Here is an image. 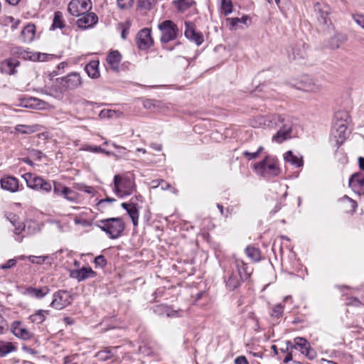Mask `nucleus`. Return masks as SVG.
<instances>
[{
  "label": "nucleus",
  "instance_id": "f257e3e1",
  "mask_svg": "<svg viewBox=\"0 0 364 364\" xmlns=\"http://www.w3.org/2000/svg\"><path fill=\"white\" fill-rule=\"evenodd\" d=\"M269 124L267 126H280L279 129L273 136L272 140L277 143H282L291 137L292 122L284 116L279 114H272L268 117Z\"/></svg>",
  "mask_w": 364,
  "mask_h": 364
},
{
  "label": "nucleus",
  "instance_id": "f03ea898",
  "mask_svg": "<svg viewBox=\"0 0 364 364\" xmlns=\"http://www.w3.org/2000/svg\"><path fill=\"white\" fill-rule=\"evenodd\" d=\"M349 122L350 116L347 112L338 111L335 114L331 134L335 138L338 147L342 145L346 139Z\"/></svg>",
  "mask_w": 364,
  "mask_h": 364
},
{
  "label": "nucleus",
  "instance_id": "7ed1b4c3",
  "mask_svg": "<svg viewBox=\"0 0 364 364\" xmlns=\"http://www.w3.org/2000/svg\"><path fill=\"white\" fill-rule=\"evenodd\" d=\"M95 225L105 232L109 238H119L125 228L123 220L119 218H109L96 221Z\"/></svg>",
  "mask_w": 364,
  "mask_h": 364
},
{
  "label": "nucleus",
  "instance_id": "20e7f679",
  "mask_svg": "<svg viewBox=\"0 0 364 364\" xmlns=\"http://www.w3.org/2000/svg\"><path fill=\"white\" fill-rule=\"evenodd\" d=\"M254 169L257 175L268 179L280 173L278 161L272 156H267L262 161L255 164Z\"/></svg>",
  "mask_w": 364,
  "mask_h": 364
},
{
  "label": "nucleus",
  "instance_id": "39448f33",
  "mask_svg": "<svg viewBox=\"0 0 364 364\" xmlns=\"http://www.w3.org/2000/svg\"><path fill=\"white\" fill-rule=\"evenodd\" d=\"M113 184V191L119 198L130 196L136 191L134 178L126 175H115Z\"/></svg>",
  "mask_w": 364,
  "mask_h": 364
},
{
  "label": "nucleus",
  "instance_id": "423d86ee",
  "mask_svg": "<svg viewBox=\"0 0 364 364\" xmlns=\"http://www.w3.org/2000/svg\"><path fill=\"white\" fill-rule=\"evenodd\" d=\"M158 28L161 32L160 41L163 44V48L172 50L173 48L168 47L167 43L177 38L178 33L177 25L171 20H166L158 25Z\"/></svg>",
  "mask_w": 364,
  "mask_h": 364
},
{
  "label": "nucleus",
  "instance_id": "0eeeda50",
  "mask_svg": "<svg viewBox=\"0 0 364 364\" xmlns=\"http://www.w3.org/2000/svg\"><path fill=\"white\" fill-rule=\"evenodd\" d=\"M28 188L38 191L50 193L53 186L50 181L45 180L41 176L31 173H26L22 176Z\"/></svg>",
  "mask_w": 364,
  "mask_h": 364
},
{
  "label": "nucleus",
  "instance_id": "6e6552de",
  "mask_svg": "<svg viewBox=\"0 0 364 364\" xmlns=\"http://www.w3.org/2000/svg\"><path fill=\"white\" fill-rule=\"evenodd\" d=\"M287 350H299L309 360H313L316 357V352L311 347L309 342L304 338L296 337L294 341H287Z\"/></svg>",
  "mask_w": 364,
  "mask_h": 364
},
{
  "label": "nucleus",
  "instance_id": "1a4fd4ad",
  "mask_svg": "<svg viewBox=\"0 0 364 364\" xmlns=\"http://www.w3.org/2000/svg\"><path fill=\"white\" fill-rule=\"evenodd\" d=\"M92 9L90 0H71L68 6V12L74 16H80Z\"/></svg>",
  "mask_w": 364,
  "mask_h": 364
},
{
  "label": "nucleus",
  "instance_id": "9d476101",
  "mask_svg": "<svg viewBox=\"0 0 364 364\" xmlns=\"http://www.w3.org/2000/svg\"><path fill=\"white\" fill-rule=\"evenodd\" d=\"M72 296L68 291L59 290L54 293L50 306L61 310L70 304Z\"/></svg>",
  "mask_w": 364,
  "mask_h": 364
},
{
  "label": "nucleus",
  "instance_id": "9b49d317",
  "mask_svg": "<svg viewBox=\"0 0 364 364\" xmlns=\"http://www.w3.org/2000/svg\"><path fill=\"white\" fill-rule=\"evenodd\" d=\"M136 44L140 50H147L154 45L151 28H144L139 31L136 37Z\"/></svg>",
  "mask_w": 364,
  "mask_h": 364
},
{
  "label": "nucleus",
  "instance_id": "f8f14e48",
  "mask_svg": "<svg viewBox=\"0 0 364 364\" xmlns=\"http://www.w3.org/2000/svg\"><path fill=\"white\" fill-rule=\"evenodd\" d=\"M185 27L184 35L186 38L194 42L197 46H200L204 41L202 33L196 31L195 25L191 21H186Z\"/></svg>",
  "mask_w": 364,
  "mask_h": 364
},
{
  "label": "nucleus",
  "instance_id": "ddd939ff",
  "mask_svg": "<svg viewBox=\"0 0 364 364\" xmlns=\"http://www.w3.org/2000/svg\"><path fill=\"white\" fill-rule=\"evenodd\" d=\"M314 11L316 13L318 21L323 26L328 28L331 25V21L328 17L330 8L328 6L317 3L314 6Z\"/></svg>",
  "mask_w": 364,
  "mask_h": 364
},
{
  "label": "nucleus",
  "instance_id": "4468645a",
  "mask_svg": "<svg viewBox=\"0 0 364 364\" xmlns=\"http://www.w3.org/2000/svg\"><path fill=\"white\" fill-rule=\"evenodd\" d=\"M97 273L90 267H83L77 269L70 270V277L77 282H82L89 278H94Z\"/></svg>",
  "mask_w": 364,
  "mask_h": 364
},
{
  "label": "nucleus",
  "instance_id": "2eb2a0df",
  "mask_svg": "<svg viewBox=\"0 0 364 364\" xmlns=\"http://www.w3.org/2000/svg\"><path fill=\"white\" fill-rule=\"evenodd\" d=\"M1 188L10 193H16L21 190L19 186V181L12 176H4L0 180Z\"/></svg>",
  "mask_w": 364,
  "mask_h": 364
},
{
  "label": "nucleus",
  "instance_id": "dca6fc26",
  "mask_svg": "<svg viewBox=\"0 0 364 364\" xmlns=\"http://www.w3.org/2000/svg\"><path fill=\"white\" fill-rule=\"evenodd\" d=\"M77 20V25L82 29H87L92 27L98 21L97 16L93 12L84 13Z\"/></svg>",
  "mask_w": 364,
  "mask_h": 364
},
{
  "label": "nucleus",
  "instance_id": "f3484780",
  "mask_svg": "<svg viewBox=\"0 0 364 364\" xmlns=\"http://www.w3.org/2000/svg\"><path fill=\"white\" fill-rule=\"evenodd\" d=\"M17 53L23 59H29L31 60H38V61H48L53 58H56V55L53 54H46V53H36L33 54L31 52L25 50L21 48H18Z\"/></svg>",
  "mask_w": 364,
  "mask_h": 364
},
{
  "label": "nucleus",
  "instance_id": "a211bd4d",
  "mask_svg": "<svg viewBox=\"0 0 364 364\" xmlns=\"http://www.w3.org/2000/svg\"><path fill=\"white\" fill-rule=\"evenodd\" d=\"M224 278L226 287L231 291L237 288L241 284V282L244 279L240 273H237L234 272L233 269L231 272H228Z\"/></svg>",
  "mask_w": 364,
  "mask_h": 364
},
{
  "label": "nucleus",
  "instance_id": "6ab92c4d",
  "mask_svg": "<svg viewBox=\"0 0 364 364\" xmlns=\"http://www.w3.org/2000/svg\"><path fill=\"white\" fill-rule=\"evenodd\" d=\"M349 186L358 195H364V176L355 173L349 179Z\"/></svg>",
  "mask_w": 364,
  "mask_h": 364
},
{
  "label": "nucleus",
  "instance_id": "aec40b11",
  "mask_svg": "<svg viewBox=\"0 0 364 364\" xmlns=\"http://www.w3.org/2000/svg\"><path fill=\"white\" fill-rule=\"evenodd\" d=\"M64 86L68 89L73 90L82 84V79L79 73H73L68 75L64 79Z\"/></svg>",
  "mask_w": 364,
  "mask_h": 364
},
{
  "label": "nucleus",
  "instance_id": "412c9836",
  "mask_svg": "<svg viewBox=\"0 0 364 364\" xmlns=\"http://www.w3.org/2000/svg\"><path fill=\"white\" fill-rule=\"evenodd\" d=\"M106 60L111 70L114 72L119 71V65L122 60V55L118 50L111 51L107 55Z\"/></svg>",
  "mask_w": 364,
  "mask_h": 364
},
{
  "label": "nucleus",
  "instance_id": "4be33fe9",
  "mask_svg": "<svg viewBox=\"0 0 364 364\" xmlns=\"http://www.w3.org/2000/svg\"><path fill=\"white\" fill-rule=\"evenodd\" d=\"M12 332L16 336L23 340H29L33 337V333L26 328L22 327L20 322L14 323Z\"/></svg>",
  "mask_w": 364,
  "mask_h": 364
},
{
  "label": "nucleus",
  "instance_id": "5701e85b",
  "mask_svg": "<svg viewBox=\"0 0 364 364\" xmlns=\"http://www.w3.org/2000/svg\"><path fill=\"white\" fill-rule=\"evenodd\" d=\"M36 26L34 24L29 23L22 30L20 36L21 40L24 43L31 42L35 37Z\"/></svg>",
  "mask_w": 364,
  "mask_h": 364
},
{
  "label": "nucleus",
  "instance_id": "b1692460",
  "mask_svg": "<svg viewBox=\"0 0 364 364\" xmlns=\"http://www.w3.org/2000/svg\"><path fill=\"white\" fill-rule=\"evenodd\" d=\"M99 65L98 60H93L85 65V70L90 77L97 79L100 77Z\"/></svg>",
  "mask_w": 364,
  "mask_h": 364
},
{
  "label": "nucleus",
  "instance_id": "393cba45",
  "mask_svg": "<svg viewBox=\"0 0 364 364\" xmlns=\"http://www.w3.org/2000/svg\"><path fill=\"white\" fill-rule=\"evenodd\" d=\"M19 65L18 60L9 58L5 60L1 65V70L3 73L13 75L16 73L15 68Z\"/></svg>",
  "mask_w": 364,
  "mask_h": 364
},
{
  "label": "nucleus",
  "instance_id": "a878e982",
  "mask_svg": "<svg viewBox=\"0 0 364 364\" xmlns=\"http://www.w3.org/2000/svg\"><path fill=\"white\" fill-rule=\"evenodd\" d=\"M232 268H235L234 272L237 273H240L241 276L243 277L244 279H247L250 272L248 271L247 264H245L242 259H235L232 264Z\"/></svg>",
  "mask_w": 364,
  "mask_h": 364
},
{
  "label": "nucleus",
  "instance_id": "bb28decb",
  "mask_svg": "<svg viewBox=\"0 0 364 364\" xmlns=\"http://www.w3.org/2000/svg\"><path fill=\"white\" fill-rule=\"evenodd\" d=\"M172 4L177 9L180 13H184L191 7L196 4L194 0H174Z\"/></svg>",
  "mask_w": 364,
  "mask_h": 364
},
{
  "label": "nucleus",
  "instance_id": "cd10ccee",
  "mask_svg": "<svg viewBox=\"0 0 364 364\" xmlns=\"http://www.w3.org/2000/svg\"><path fill=\"white\" fill-rule=\"evenodd\" d=\"M49 288L46 286L38 289L32 287L26 289V292L28 295L37 299H42L49 293Z\"/></svg>",
  "mask_w": 364,
  "mask_h": 364
},
{
  "label": "nucleus",
  "instance_id": "c85d7f7f",
  "mask_svg": "<svg viewBox=\"0 0 364 364\" xmlns=\"http://www.w3.org/2000/svg\"><path fill=\"white\" fill-rule=\"evenodd\" d=\"M50 314L49 310H37L34 314L29 316V319L32 323H42Z\"/></svg>",
  "mask_w": 364,
  "mask_h": 364
},
{
  "label": "nucleus",
  "instance_id": "c756f323",
  "mask_svg": "<svg viewBox=\"0 0 364 364\" xmlns=\"http://www.w3.org/2000/svg\"><path fill=\"white\" fill-rule=\"evenodd\" d=\"M16 132L22 134H31L36 132L39 130V126L38 124L33 125H26V124H18L15 127Z\"/></svg>",
  "mask_w": 364,
  "mask_h": 364
},
{
  "label": "nucleus",
  "instance_id": "7c9ffc66",
  "mask_svg": "<svg viewBox=\"0 0 364 364\" xmlns=\"http://www.w3.org/2000/svg\"><path fill=\"white\" fill-rule=\"evenodd\" d=\"M284 160L295 167H301L304 165L302 159L294 155L291 151H288L286 152L284 154Z\"/></svg>",
  "mask_w": 364,
  "mask_h": 364
},
{
  "label": "nucleus",
  "instance_id": "2f4dec72",
  "mask_svg": "<svg viewBox=\"0 0 364 364\" xmlns=\"http://www.w3.org/2000/svg\"><path fill=\"white\" fill-rule=\"evenodd\" d=\"M246 255L254 262H259L261 259L260 250L253 246H247L245 248Z\"/></svg>",
  "mask_w": 364,
  "mask_h": 364
},
{
  "label": "nucleus",
  "instance_id": "473e14b6",
  "mask_svg": "<svg viewBox=\"0 0 364 364\" xmlns=\"http://www.w3.org/2000/svg\"><path fill=\"white\" fill-rule=\"evenodd\" d=\"M248 20L249 17L247 16H243L241 18H228L226 21L229 23V28L230 30H235L239 23L247 25Z\"/></svg>",
  "mask_w": 364,
  "mask_h": 364
},
{
  "label": "nucleus",
  "instance_id": "72a5a7b5",
  "mask_svg": "<svg viewBox=\"0 0 364 364\" xmlns=\"http://www.w3.org/2000/svg\"><path fill=\"white\" fill-rule=\"evenodd\" d=\"M287 53L288 58L291 60H297L304 58V51L301 48H291Z\"/></svg>",
  "mask_w": 364,
  "mask_h": 364
},
{
  "label": "nucleus",
  "instance_id": "f704fd0d",
  "mask_svg": "<svg viewBox=\"0 0 364 364\" xmlns=\"http://www.w3.org/2000/svg\"><path fill=\"white\" fill-rule=\"evenodd\" d=\"M64 26L63 14L60 11L55 12L51 28L55 30L57 28H63Z\"/></svg>",
  "mask_w": 364,
  "mask_h": 364
},
{
  "label": "nucleus",
  "instance_id": "c9c22d12",
  "mask_svg": "<svg viewBox=\"0 0 364 364\" xmlns=\"http://www.w3.org/2000/svg\"><path fill=\"white\" fill-rule=\"evenodd\" d=\"M11 223L14 225L15 227L14 232L16 235H20L21 232L26 231V225L21 224L20 223H18V225L16 224V215L15 214H10L8 217Z\"/></svg>",
  "mask_w": 364,
  "mask_h": 364
},
{
  "label": "nucleus",
  "instance_id": "e433bc0d",
  "mask_svg": "<svg viewBox=\"0 0 364 364\" xmlns=\"http://www.w3.org/2000/svg\"><path fill=\"white\" fill-rule=\"evenodd\" d=\"M127 213L131 218L134 226L136 227L138 225L139 217V211L137 204L135 203L134 205H132V208L127 210Z\"/></svg>",
  "mask_w": 364,
  "mask_h": 364
},
{
  "label": "nucleus",
  "instance_id": "4c0bfd02",
  "mask_svg": "<svg viewBox=\"0 0 364 364\" xmlns=\"http://www.w3.org/2000/svg\"><path fill=\"white\" fill-rule=\"evenodd\" d=\"M82 149L83 151H90V152H93V153H102V154H106L107 156L114 155L113 154V152L106 151L105 149H102L100 146H92V145H89V144H85L83 146Z\"/></svg>",
  "mask_w": 364,
  "mask_h": 364
},
{
  "label": "nucleus",
  "instance_id": "58836bf2",
  "mask_svg": "<svg viewBox=\"0 0 364 364\" xmlns=\"http://www.w3.org/2000/svg\"><path fill=\"white\" fill-rule=\"evenodd\" d=\"M220 2V9L225 16H228L232 12V4L231 0H219Z\"/></svg>",
  "mask_w": 364,
  "mask_h": 364
},
{
  "label": "nucleus",
  "instance_id": "ea45409f",
  "mask_svg": "<svg viewBox=\"0 0 364 364\" xmlns=\"http://www.w3.org/2000/svg\"><path fill=\"white\" fill-rule=\"evenodd\" d=\"M16 349L11 343H0V356L4 357Z\"/></svg>",
  "mask_w": 364,
  "mask_h": 364
},
{
  "label": "nucleus",
  "instance_id": "a19ab883",
  "mask_svg": "<svg viewBox=\"0 0 364 364\" xmlns=\"http://www.w3.org/2000/svg\"><path fill=\"white\" fill-rule=\"evenodd\" d=\"M53 192L57 196H63L66 193H68V187L63 186L60 183L53 181Z\"/></svg>",
  "mask_w": 364,
  "mask_h": 364
},
{
  "label": "nucleus",
  "instance_id": "79ce46f5",
  "mask_svg": "<svg viewBox=\"0 0 364 364\" xmlns=\"http://www.w3.org/2000/svg\"><path fill=\"white\" fill-rule=\"evenodd\" d=\"M284 312V306L282 304H277L274 306L270 313L272 318H279L282 316Z\"/></svg>",
  "mask_w": 364,
  "mask_h": 364
},
{
  "label": "nucleus",
  "instance_id": "37998d69",
  "mask_svg": "<svg viewBox=\"0 0 364 364\" xmlns=\"http://www.w3.org/2000/svg\"><path fill=\"white\" fill-rule=\"evenodd\" d=\"M304 89L309 92H316L319 90L320 85L314 80L310 79L309 82L305 84Z\"/></svg>",
  "mask_w": 364,
  "mask_h": 364
},
{
  "label": "nucleus",
  "instance_id": "c03bdc74",
  "mask_svg": "<svg viewBox=\"0 0 364 364\" xmlns=\"http://www.w3.org/2000/svg\"><path fill=\"white\" fill-rule=\"evenodd\" d=\"M112 355L110 350H105L97 353L96 357L102 361H106L112 358Z\"/></svg>",
  "mask_w": 364,
  "mask_h": 364
},
{
  "label": "nucleus",
  "instance_id": "a18cd8bd",
  "mask_svg": "<svg viewBox=\"0 0 364 364\" xmlns=\"http://www.w3.org/2000/svg\"><path fill=\"white\" fill-rule=\"evenodd\" d=\"M263 151V147L259 146L257 151L255 152H250L248 151H245L243 152V156H245L248 160L255 159L258 157L259 154Z\"/></svg>",
  "mask_w": 364,
  "mask_h": 364
},
{
  "label": "nucleus",
  "instance_id": "49530a36",
  "mask_svg": "<svg viewBox=\"0 0 364 364\" xmlns=\"http://www.w3.org/2000/svg\"><path fill=\"white\" fill-rule=\"evenodd\" d=\"M159 101L147 99L144 101L143 105L145 109L152 110L154 108L159 106Z\"/></svg>",
  "mask_w": 364,
  "mask_h": 364
},
{
  "label": "nucleus",
  "instance_id": "de8ad7c7",
  "mask_svg": "<svg viewBox=\"0 0 364 364\" xmlns=\"http://www.w3.org/2000/svg\"><path fill=\"white\" fill-rule=\"evenodd\" d=\"M68 193H66L63 197L69 201L77 202L78 199V195L77 193L68 188Z\"/></svg>",
  "mask_w": 364,
  "mask_h": 364
},
{
  "label": "nucleus",
  "instance_id": "09e8293b",
  "mask_svg": "<svg viewBox=\"0 0 364 364\" xmlns=\"http://www.w3.org/2000/svg\"><path fill=\"white\" fill-rule=\"evenodd\" d=\"M17 259L15 258L7 260L5 263L0 264V269L6 270L16 266Z\"/></svg>",
  "mask_w": 364,
  "mask_h": 364
},
{
  "label": "nucleus",
  "instance_id": "8fccbe9b",
  "mask_svg": "<svg viewBox=\"0 0 364 364\" xmlns=\"http://www.w3.org/2000/svg\"><path fill=\"white\" fill-rule=\"evenodd\" d=\"M352 18L359 26L364 29V14H354L352 15Z\"/></svg>",
  "mask_w": 364,
  "mask_h": 364
},
{
  "label": "nucleus",
  "instance_id": "3c124183",
  "mask_svg": "<svg viewBox=\"0 0 364 364\" xmlns=\"http://www.w3.org/2000/svg\"><path fill=\"white\" fill-rule=\"evenodd\" d=\"M118 6L122 9H127L130 8L133 3V0H117Z\"/></svg>",
  "mask_w": 364,
  "mask_h": 364
},
{
  "label": "nucleus",
  "instance_id": "603ef678",
  "mask_svg": "<svg viewBox=\"0 0 364 364\" xmlns=\"http://www.w3.org/2000/svg\"><path fill=\"white\" fill-rule=\"evenodd\" d=\"M47 257H44V256H33V255H31L28 257V259H29V261L33 264H43L45 261H46V259Z\"/></svg>",
  "mask_w": 364,
  "mask_h": 364
},
{
  "label": "nucleus",
  "instance_id": "864d4df0",
  "mask_svg": "<svg viewBox=\"0 0 364 364\" xmlns=\"http://www.w3.org/2000/svg\"><path fill=\"white\" fill-rule=\"evenodd\" d=\"M112 146L117 149V153H113L115 155H113L116 157H123L126 156V149L123 146H118L115 143H112Z\"/></svg>",
  "mask_w": 364,
  "mask_h": 364
},
{
  "label": "nucleus",
  "instance_id": "5fc2aeb1",
  "mask_svg": "<svg viewBox=\"0 0 364 364\" xmlns=\"http://www.w3.org/2000/svg\"><path fill=\"white\" fill-rule=\"evenodd\" d=\"M94 262L96 266H98L101 268L105 267L107 264V260L103 255H99L96 257L94 259Z\"/></svg>",
  "mask_w": 364,
  "mask_h": 364
},
{
  "label": "nucleus",
  "instance_id": "6e6d98bb",
  "mask_svg": "<svg viewBox=\"0 0 364 364\" xmlns=\"http://www.w3.org/2000/svg\"><path fill=\"white\" fill-rule=\"evenodd\" d=\"M341 200L343 201V202H347V203H349L350 207V211L354 212L355 210V208H357V203H356L355 200L350 198L347 196H344L341 198Z\"/></svg>",
  "mask_w": 364,
  "mask_h": 364
},
{
  "label": "nucleus",
  "instance_id": "4d7b16f0",
  "mask_svg": "<svg viewBox=\"0 0 364 364\" xmlns=\"http://www.w3.org/2000/svg\"><path fill=\"white\" fill-rule=\"evenodd\" d=\"M168 306L166 305H157L153 307V311L155 314L158 315H164L166 314V311Z\"/></svg>",
  "mask_w": 364,
  "mask_h": 364
},
{
  "label": "nucleus",
  "instance_id": "13d9d810",
  "mask_svg": "<svg viewBox=\"0 0 364 364\" xmlns=\"http://www.w3.org/2000/svg\"><path fill=\"white\" fill-rule=\"evenodd\" d=\"M6 23H11V27L13 30L17 28L19 23H20V21L19 20H16L14 17L12 16H8L6 18V20H5Z\"/></svg>",
  "mask_w": 364,
  "mask_h": 364
},
{
  "label": "nucleus",
  "instance_id": "bf43d9fd",
  "mask_svg": "<svg viewBox=\"0 0 364 364\" xmlns=\"http://www.w3.org/2000/svg\"><path fill=\"white\" fill-rule=\"evenodd\" d=\"M114 114H115V111H114V110H112V109H103V110H102L100 112L99 116L101 118H106V117L110 118V117H112Z\"/></svg>",
  "mask_w": 364,
  "mask_h": 364
},
{
  "label": "nucleus",
  "instance_id": "052dcab7",
  "mask_svg": "<svg viewBox=\"0 0 364 364\" xmlns=\"http://www.w3.org/2000/svg\"><path fill=\"white\" fill-rule=\"evenodd\" d=\"M78 189L89 194H93L95 193V189L92 186H88L84 184H79Z\"/></svg>",
  "mask_w": 364,
  "mask_h": 364
},
{
  "label": "nucleus",
  "instance_id": "680f3d73",
  "mask_svg": "<svg viewBox=\"0 0 364 364\" xmlns=\"http://www.w3.org/2000/svg\"><path fill=\"white\" fill-rule=\"evenodd\" d=\"M74 222L76 225H81L84 227H88L91 225V223L88 220L85 219H81L78 217L75 218Z\"/></svg>",
  "mask_w": 364,
  "mask_h": 364
},
{
  "label": "nucleus",
  "instance_id": "e2e57ef3",
  "mask_svg": "<svg viewBox=\"0 0 364 364\" xmlns=\"http://www.w3.org/2000/svg\"><path fill=\"white\" fill-rule=\"evenodd\" d=\"M7 329V324L3 316L0 314V334Z\"/></svg>",
  "mask_w": 364,
  "mask_h": 364
},
{
  "label": "nucleus",
  "instance_id": "0e129e2a",
  "mask_svg": "<svg viewBox=\"0 0 364 364\" xmlns=\"http://www.w3.org/2000/svg\"><path fill=\"white\" fill-rule=\"evenodd\" d=\"M235 364H249L244 355L238 356L235 360Z\"/></svg>",
  "mask_w": 364,
  "mask_h": 364
},
{
  "label": "nucleus",
  "instance_id": "69168bd1",
  "mask_svg": "<svg viewBox=\"0 0 364 364\" xmlns=\"http://www.w3.org/2000/svg\"><path fill=\"white\" fill-rule=\"evenodd\" d=\"M136 203L134 202V198H132L130 203H122L121 206L125 210L127 211L129 208H132V205H134Z\"/></svg>",
  "mask_w": 364,
  "mask_h": 364
},
{
  "label": "nucleus",
  "instance_id": "338daca9",
  "mask_svg": "<svg viewBox=\"0 0 364 364\" xmlns=\"http://www.w3.org/2000/svg\"><path fill=\"white\" fill-rule=\"evenodd\" d=\"M178 311H174V310H171L168 306L166 309V315L167 317H174V316H178Z\"/></svg>",
  "mask_w": 364,
  "mask_h": 364
},
{
  "label": "nucleus",
  "instance_id": "774afa93",
  "mask_svg": "<svg viewBox=\"0 0 364 364\" xmlns=\"http://www.w3.org/2000/svg\"><path fill=\"white\" fill-rule=\"evenodd\" d=\"M31 101H33L34 104H31V106L40 107L42 105H44V102L38 100L37 98H31Z\"/></svg>",
  "mask_w": 364,
  "mask_h": 364
}]
</instances>
